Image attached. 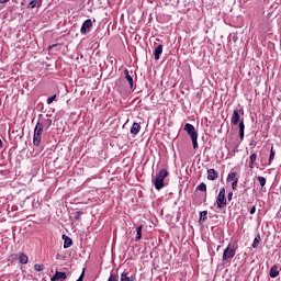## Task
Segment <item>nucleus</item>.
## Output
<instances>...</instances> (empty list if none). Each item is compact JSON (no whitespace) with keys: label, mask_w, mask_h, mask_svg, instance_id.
Returning a JSON list of instances; mask_svg holds the SVG:
<instances>
[{"label":"nucleus","mask_w":281,"mask_h":281,"mask_svg":"<svg viewBox=\"0 0 281 281\" xmlns=\"http://www.w3.org/2000/svg\"><path fill=\"white\" fill-rule=\"evenodd\" d=\"M54 100H56V94L48 97L47 104H52L54 102Z\"/></svg>","instance_id":"c85d7f7f"},{"label":"nucleus","mask_w":281,"mask_h":281,"mask_svg":"<svg viewBox=\"0 0 281 281\" xmlns=\"http://www.w3.org/2000/svg\"><path fill=\"white\" fill-rule=\"evenodd\" d=\"M52 281H63L67 280V273L56 271L55 274L50 278Z\"/></svg>","instance_id":"9d476101"},{"label":"nucleus","mask_w":281,"mask_h":281,"mask_svg":"<svg viewBox=\"0 0 281 281\" xmlns=\"http://www.w3.org/2000/svg\"><path fill=\"white\" fill-rule=\"evenodd\" d=\"M121 281H135V277H133V276L128 277V272H122Z\"/></svg>","instance_id":"6ab92c4d"},{"label":"nucleus","mask_w":281,"mask_h":281,"mask_svg":"<svg viewBox=\"0 0 281 281\" xmlns=\"http://www.w3.org/2000/svg\"><path fill=\"white\" fill-rule=\"evenodd\" d=\"M82 216V211H77L76 213H75V220L76 221H80V217Z\"/></svg>","instance_id":"cd10ccee"},{"label":"nucleus","mask_w":281,"mask_h":281,"mask_svg":"<svg viewBox=\"0 0 281 281\" xmlns=\"http://www.w3.org/2000/svg\"><path fill=\"white\" fill-rule=\"evenodd\" d=\"M91 27H93V21H91V19L85 20L80 29V34H82V36L89 34Z\"/></svg>","instance_id":"0eeeda50"},{"label":"nucleus","mask_w":281,"mask_h":281,"mask_svg":"<svg viewBox=\"0 0 281 281\" xmlns=\"http://www.w3.org/2000/svg\"><path fill=\"white\" fill-rule=\"evenodd\" d=\"M216 203H217L218 210H223V207L227 205V198L225 196V187H222L220 189V192L216 196Z\"/></svg>","instance_id":"39448f33"},{"label":"nucleus","mask_w":281,"mask_h":281,"mask_svg":"<svg viewBox=\"0 0 281 281\" xmlns=\"http://www.w3.org/2000/svg\"><path fill=\"white\" fill-rule=\"evenodd\" d=\"M205 221H207V211H202V212H200L199 224L203 225V223H205Z\"/></svg>","instance_id":"aec40b11"},{"label":"nucleus","mask_w":281,"mask_h":281,"mask_svg":"<svg viewBox=\"0 0 281 281\" xmlns=\"http://www.w3.org/2000/svg\"><path fill=\"white\" fill-rule=\"evenodd\" d=\"M34 269H35L36 271H44V270H45V266H44V265L35 263V265H34Z\"/></svg>","instance_id":"bb28decb"},{"label":"nucleus","mask_w":281,"mask_h":281,"mask_svg":"<svg viewBox=\"0 0 281 281\" xmlns=\"http://www.w3.org/2000/svg\"><path fill=\"white\" fill-rule=\"evenodd\" d=\"M240 115H245V110L243 108L235 109L231 117V124L238 126L239 137L243 140L245 139V119L240 117Z\"/></svg>","instance_id":"f257e3e1"},{"label":"nucleus","mask_w":281,"mask_h":281,"mask_svg":"<svg viewBox=\"0 0 281 281\" xmlns=\"http://www.w3.org/2000/svg\"><path fill=\"white\" fill-rule=\"evenodd\" d=\"M43 5V0H32L29 4L27 8L30 10H34V8H41Z\"/></svg>","instance_id":"4468645a"},{"label":"nucleus","mask_w":281,"mask_h":281,"mask_svg":"<svg viewBox=\"0 0 281 281\" xmlns=\"http://www.w3.org/2000/svg\"><path fill=\"white\" fill-rule=\"evenodd\" d=\"M280 276V270H278V265H273L270 269V278H278Z\"/></svg>","instance_id":"dca6fc26"},{"label":"nucleus","mask_w":281,"mask_h":281,"mask_svg":"<svg viewBox=\"0 0 281 281\" xmlns=\"http://www.w3.org/2000/svg\"><path fill=\"white\" fill-rule=\"evenodd\" d=\"M61 238L64 240V249H69V247L74 245V240L71 239V237L67 235H63Z\"/></svg>","instance_id":"ddd939ff"},{"label":"nucleus","mask_w":281,"mask_h":281,"mask_svg":"<svg viewBox=\"0 0 281 281\" xmlns=\"http://www.w3.org/2000/svg\"><path fill=\"white\" fill-rule=\"evenodd\" d=\"M207 179L209 181H216V179H218V171H216L215 169H209Z\"/></svg>","instance_id":"f8f14e48"},{"label":"nucleus","mask_w":281,"mask_h":281,"mask_svg":"<svg viewBox=\"0 0 281 281\" xmlns=\"http://www.w3.org/2000/svg\"><path fill=\"white\" fill-rule=\"evenodd\" d=\"M38 122L42 124L45 131H49V127L52 126V119H43V114H38Z\"/></svg>","instance_id":"6e6552de"},{"label":"nucleus","mask_w":281,"mask_h":281,"mask_svg":"<svg viewBox=\"0 0 281 281\" xmlns=\"http://www.w3.org/2000/svg\"><path fill=\"white\" fill-rule=\"evenodd\" d=\"M184 131L191 138L193 150H196V148H199V133H196V128L194 125L187 123L184 125Z\"/></svg>","instance_id":"7ed1b4c3"},{"label":"nucleus","mask_w":281,"mask_h":281,"mask_svg":"<svg viewBox=\"0 0 281 281\" xmlns=\"http://www.w3.org/2000/svg\"><path fill=\"white\" fill-rule=\"evenodd\" d=\"M273 159H276V151H273V147H271L270 149V156H269V166H271V164H273Z\"/></svg>","instance_id":"393cba45"},{"label":"nucleus","mask_w":281,"mask_h":281,"mask_svg":"<svg viewBox=\"0 0 281 281\" xmlns=\"http://www.w3.org/2000/svg\"><path fill=\"white\" fill-rule=\"evenodd\" d=\"M256 159H258V154L254 153L249 157V168H254V165L256 164Z\"/></svg>","instance_id":"412c9836"},{"label":"nucleus","mask_w":281,"mask_h":281,"mask_svg":"<svg viewBox=\"0 0 281 281\" xmlns=\"http://www.w3.org/2000/svg\"><path fill=\"white\" fill-rule=\"evenodd\" d=\"M130 131H131L132 135H137L139 133V131H142V125H139V123H133Z\"/></svg>","instance_id":"2eb2a0df"},{"label":"nucleus","mask_w":281,"mask_h":281,"mask_svg":"<svg viewBox=\"0 0 281 281\" xmlns=\"http://www.w3.org/2000/svg\"><path fill=\"white\" fill-rule=\"evenodd\" d=\"M236 188H238V179L232 182V189L236 190Z\"/></svg>","instance_id":"c756f323"},{"label":"nucleus","mask_w":281,"mask_h":281,"mask_svg":"<svg viewBox=\"0 0 281 281\" xmlns=\"http://www.w3.org/2000/svg\"><path fill=\"white\" fill-rule=\"evenodd\" d=\"M257 180L259 181L261 188H265V186H267V178L259 176Z\"/></svg>","instance_id":"a878e982"},{"label":"nucleus","mask_w":281,"mask_h":281,"mask_svg":"<svg viewBox=\"0 0 281 281\" xmlns=\"http://www.w3.org/2000/svg\"><path fill=\"white\" fill-rule=\"evenodd\" d=\"M234 256H236V249H234V247H232V245H228L227 248L223 252L222 260L224 262L227 260H232V258H234Z\"/></svg>","instance_id":"423d86ee"},{"label":"nucleus","mask_w":281,"mask_h":281,"mask_svg":"<svg viewBox=\"0 0 281 281\" xmlns=\"http://www.w3.org/2000/svg\"><path fill=\"white\" fill-rule=\"evenodd\" d=\"M250 214H256V205H254L250 211H249Z\"/></svg>","instance_id":"473e14b6"},{"label":"nucleus","mask_w":281,"mask_h":281,"mask_svg":"<svg viewBox=\"0 0 281 281\" xmlns=\"http://www.w3.org/2000/svg\"><path fill=\"white\" fill-rule=\"evenodd\" d=\"M161 54H164V45L159 44L154 52L155 60H159V58H161Z\"/></svg>","instance_id":"9b49d317"},{"label":"nucleus","mask_w":281,"mask_h":281,"mask_svg":"<svg viewBox=\"0 0 281 281\" xmlns=\"http://www.w3.org/2000/svg\"><path fill=\"white\" fill-rule=\"evenodd\" d=\"M234 198V192H229L228 194H227V200L228 201H232V199Z\"/></svg>","instance_id":"2f4dec72"},{"label":"nucleus","mask_w":281,"mask_h":281,"mask_svg":"<svg viewBox=\"0 0 281 281\" xmlns=\"http://www.w3.org/2000/svg\"><path fill=\"white\" fill-rule=\"evenodd\" d=\"M85 280V269L82 270L81 274L79 276L77 281H82Z\"/></svg>","instance_id":"7c9ffc66"},{"label":"nucleus","mask_w":281,"mask_h":281,"mask_svg":"<svg viewBox=\"0 0 281 281\" xmlns=\"http://www.w3.org/2000/svg\"><path fill=\"white\" fill-rule=\"evenodd\" d=\"M53 47H58V44H53L48 47V49H52Z\"/></svg>","instance_id":"72a5a7b5"},{"label":"nucleus","mask_w":281,"mask_h":281,"mask_svg":"<svg viewBox=\"0 0 281 281\" xmlns=\"http://www.w3.org/2000/svg\"><path fill=\"white\" fill-rule=\"evenodd\" d=\"M236 179H238V172L236 171H231L226 178L227 183L235 181Z\"/></svg>","instance_id":"a211bd4d"},{"label":"nucleus","mask_w":281,"mask_h":281,"mask_svg":"<svg viewBox=\"0 0 281 281\" xmlns=\"http://www.w3.org/2000/svg\"><path fill=\"white\" fill-rule=\"evenodd\" d=\"M196 190H199L200 192H207V184H205V182H201L198 187Z\"/></svg>","instance_id":"b1692460"},{"label":"nucleus","mask_w":281,"mask_h":281,"mask_svg":"<svg viewBox=\"0 0 281 281\" xmlns=\"http://www.w3.org/2000/svg\"><path fill=\"white\" fill-rule=\"evenodd\" d=\"M125 80H127L130 85V89H133V77H131V74L128 72V69L124 70Z\"/></svg>","instance_id":"f3484780"},{"label":"nucleus","mask_w":281,"mask_h":281,"mask_svg":"<svg viewBox=\"0 0 281 281\" xmlns=\"http://www.w3.org/2000/svg\"><path fill=\"white\" fill-rule=\"evenodd\" d=\"M12 256L19 259L20 265H27V262H30V258L24 252L15 254Z\"/></svg>","instance_id":"1a4fd4ad"},{"label":"nucleus","mask_w":281,"mask_h":281,"mask_svg":"<svg viewBox=\"0 0 281 281\" xmlns=\"http://www.w3.org/2000/svg\"><path fill=\"white\" fill-rule=\"evenodd\" d=\"M144 226H138L136 227V237H135V240L136 243H139V240H142V229H143Z\"/></svg>","instance_id":"4be33fe9"},{"label":"nucleus","mask_w":281,"mask_h":281,"mask_svg":"<svg viewBox=\"0 0 281 281\" xmlns=\"http://www.w3.org/2000/svg\"><path fill=\"white\" fill-rule=\"evenodd\" d=\"M10 0H0V3H8Z\"/></svg>","instance_id":"f704fd0d"},{"label":"nucleus","mask_w":281,"mask_h":281,"mask_svg":"<svg viewBox=\"0 0 281 281\" xmlns=\"http://www.w3.org/2000/svg\"><path fill=\"white\" fill-rule=\"evenodd\" d=\"M260 234H257L254 241H252V249H258V245H260Z\"/></svg>","instance_id":"5701e85b"},{"label":"nucleus","mask_w":281,"mask_h":281,"mask_svg":"<svg viewBox=\"0 0 281 281\" xmlns=\"http://www.w3.org/2000/svg\"><path fill=\"white\" fill-rule=\"evenodd\" d=\"M168 175H170V172H168V169H160L156 177L151 180V183H154L157 190L166 188V182L164 181L166 177H168Z\"/></svg>","instance_id":"f03ea898"},{"label":"nucleus","mask_w":281,"mask_h":281,"mask_svg":"<svg viewBox=\"0 0 281 281\" xmlns=\"http://www.w3.org/2000/svg\"><path fill=\"white\" fill-rule=\"evenodd\" d=\"M43 124H41V121H38L35 125L34 128V134H33V144L34 146H41V139L43 137Z\"/></svg>","instance_id":"20e7f679"}]
</instances>
